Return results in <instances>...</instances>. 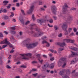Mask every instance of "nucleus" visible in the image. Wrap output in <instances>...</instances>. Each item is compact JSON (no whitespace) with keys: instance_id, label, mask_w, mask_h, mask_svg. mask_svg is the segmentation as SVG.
Wrapping results in <instances>:
<instances>
[{"instance_id":"obj_47","label":"nucleus","mask_w":78,"mask_h":78,"mask_svg":"<svg viewBox=\"0 0 78 78\" xmlns=\"http://www.w3.org/2000/svg\"><path fill=\"white\" fill-rule=\"evenodd\" d=\"M49 22L51 23H53V20H52V19H51L49 21Z\"/></svg>"},{"instance_id":"obj_28","label":"nucleus","mask_w":78,"mask_h":78,"mask_svg":"<svg viewBox=\"0 0 78 78\" xmlns=\"http://www.w3.org/2000/svg\"><path fill=\"white\" fill-rule=\"evenodd\" d=\"M30 23V21H27V22L25 23V25H27L28 24H29Z\"/></svg>"},{"instance_id":"obj_4","label":"nucleus","mask_w":78,"mask_h":78,"mask_svg":"<svg viewBox=\"0 0 78 78\" xmlns=\"http://www.w3.org/2000/svg\"><path fill=\"white\" fill-rule=\"evenodd\" d=\"M21 56H22L23 57L22 59H27L28 60L30 58H31V53H27V54H20Z\"/></svg>"},{"instance_id":"obj_13","label":"nucleus","mask_w":78,"mask_h":78,"mask_svg":"<svg viewBox=\"0 0 78 78\" xmlns=\"http://www.w3.org/2000/svg\"><path fill=\"white\" fill-rule=\"evenodd\" d=\"M41 55L40 54H37V57L38 58V60L39 61V62H40L41 64H42V62H43V60H42L41 59V58L40 57Z\"/></svg>"},{"instance_id":"obj_43","label":"nucleus","mask_w":78,"mask_h":78,"mask_svg":"<svg viewBox=\"0 0 78 78\" xmlns=\"http://www.w3.org/2000/svg\"><path fill=\"white\" fill-rule=\"evenodd\" d=\"M2 12H3V9H1L0 10V13H2Z\"/></svg>"},{"instance_id":"obj_41","label":"nucleus","mask_w":78,"mask_h":78,"mask_svg":"<svg viewBox=\"0 0 78 78\" xmlns=\"http://www.w3.org/2000/svg\"><path fill=\"white\" fill-rule=\"evenodd\" d=\"M66 66V63H65L62 66V67H65V66Z\"/></svg>"},{"instance_id":"obj_35","label":"nucleus","mask_w":78,"mask_h":78,"mask_svg":"<svg viewBox=\"0 0 78 78\" xmlns=\"http://www.w3.org/2000/svg\"><path fill=\"white\" fill-rule=\"evenodd\" d=\"M13 52H14V50L13 49H12L10 51V53H13Z\"/></svg>"},{"instance_id":"obj_57","label":"nucleus","mask_w":78,"mask_h":78,"mask_svg":"<svg viewBox=\"0 0 78 78\" xmlns=\"http://www.w3.org/2000/svg\"><path fill=\"white\" fill-rule=\"evenodd\" d=\"M50 51H51V52H52V53H53L54 51L52 49H51L50 50Z\"/></svg>"},{"instance_id":"obj_51","label":"nucleus","mask_w":78,"mask_h":78,"mask_svg":"<svg viewBox=\"0 0 78 78\" xmlns=\"http://www.w3.org/2000/svg\"><path fill=\"white\" fill-rule=\"evenodd\" d=\"M43 56L44 58H47V56L45 55H43Z\"/></svg>"},{"instance_id":"obj_14","label":"nucleus","mask_w":78,"mask_h":78,"mask_svg":"<svg viewBox=\"0 0 78 78\" xmlns=\"http://www.w3.org/2000/svg\"><path fill=\"white\" fill-rule=\"evenodd\" d=\"M10 29L11 33H12V34H16V32L14 30H16V28L14 27H11Z\"/></svg>"},{"instance_id":"obj_22","label":"nucleus","mask_w":78,"mask_h":78,"mask_svg":"<svg viewBox=\"0 0 78 78\" xmlns=\"http://www.w3.org/2000/svg\"><path fill=\"white\" fill-rule=\"evenodd\" d=\"M3 3H5L4 4V5H7V3H8V1H4L3 2Z\"/></svg>"},{"instance_id":"obj_59","label":"nucleus","mask_w":78,"mask_h":78,"mask_svg":"<svg viewBox=\"0 0 78 78\" xmlns=\"http://www.w3.org/2000/svg\"><path fill=\"white\" fill-rule=\"evenodd\" d=\"M20 35L21 36H22V32H20Z\"/></svg>"},{"instance_id":"obj_8","label":"nucleus","mask_w":78,"mask_h":78,"mask_svg":"<svg viewBox=\"0 0 78 78\" xmlns=\"http://www.w3.org/2000/svg\"><path fill=\"white\" fill-rule=\"evenodd\" d=\"M1 44H6L7 45H9L10 44V43L8 41H7V39L6 38H5V40L2 41L0 42Z\"/></svg>"},{"instance_id":"obj_15","label":"nucleus","mask_w":78,"mask_h":78,"mask_svg":"<svg viewBox=\"0 0 78 78\" xmlns=\"http://www.w3.org/2000/svg\"><path fill=\"white\" fill-rule=\"evenodd\" d=\"M42 43L43 44H47L46 46L47 47H50V44H49V43H48V42L45 40H44L43 41H42Z\"/></svg>"},{"instance_id":"obj_26","label":"nucleus","mask_w":78,"mask_h":78,"mask_svg":"<svg viewBox=\"0 0 78 78\" xmlns=\"http://www.w3.org/2000/svg\"><path fill=\"white\" fill-rule=\"evenodd\" d=\"M11 5L10 4H9V5L7 6H6V8L8 9H9V8H10V7H11Z\"/></svg>"},{"instance_id":"obj_63","label":"nucleus","mask_w":78,"mask_h":78,"mask_svg":"<svg viewBox=\"0 0 78 78\" xmlns=\"http://www.w3.org/2000/svg\"><path fill=\"white\" fill-rule=\"evenodd\" d=\"M16 6H19V3H16Z\"/></svg>"},{"instance_id":"obj_30","label":"nucleus","mask_w":78,"mask_h":78,"mask_svg":"<svg viewBox=\"0 0 78 78\" xmlns=\"http://www.w3.org/2000/svg\"><path fill=\"white\" fill-rule=\"evenodd\" d=\"M39 4L40 5H42L43 4V2H42V1H39Z\"/></svg>"},{"instance_id":"obj_33","label":"nucleus","mask_w":78,"mask_h":78,"mask_svg":"<svg viewBox=\"0 0 78 78\" xmlns=\"http://www.w3.org/2000/svg\"><path fill=\"white\" fill-rule=\"evenodd\" d=\"M21 11L22 14H23V15H25V13L24 12V10L21 9Z\"/></svg>"},{"instance_id":"obj_64","label":"nucleus","mask_w":78,"mask_h":78,"mask_svg":"<svg viewBox=\"0 0 78 78\" xmlns=\"http://www.w3.org/2000/svg\"><path fill=\"white\" fill-rule=\"evenodd\" d=\"M12 9L13 11H15V8L14 7H12Z\"/></svg>"},{"instance_id":"obj_55","label":"nucleus","mask_w":78,"mask_h":78,"mask_svg":"<svg viewBox=\"0 0 78 78\" xmlns=\"http://www.w3.org/2000/svg\"><path fill=\"white\" fill-rule=\"evenodd\" d=\"M54 59V58H51L50 59L51 61H53Z\"/></svg>"},{"instance_id":"obj_16","label":"nucleus","mask_w":78,"mask_h":78,"mask_svg":"<svg viewBox=\"0 0 78 78\" xmlns=\"http://www.w3.org/2000/svg\"><path fill=\"white\" fill-rule=\"evenodd\" d=\"M57 45L60 46V47H63L66 45V44L64 42H63V43H57Z\"/></svg>"},{"instance_id":"obj_54","label":"nucleus","mask_w":78,"mask_h":78,"mask_svg":"<svg viewBox=\"0 0 78 78\" xmlns=\"http://www.w3.org/2000/svg\"><path fill=\"white\" fill-rule=\"evenodd\" d=\"M71 9L72 10H75L76 9L74 8H72Z\"/></svg>"},{"instance_id":"obj_36","label":"nucleus","mask_w":78,"mask_h":78,"mask_svg":"<svg viewBox=\"0 0 78 78\" xmlns=\"http://www.w3.org/2000/svg\"><path fill=\"white\" fill-rule=\"evenodd\" d=\"M62 34H60L58 35V36L59 37H62Z\"/></svg>"},{"instance_id":"obj_18","label":"nucleus","mask_w":78,"mask_h":78,"mask_svg":"<svg viewBox=\"0 0 78 78\" xmlns=\"http://www.w3.org/2000/svg\"><path fill=\"white\" fill-rule=\"evenodd\" d=\"M45 21V20H43V19L37 20V22H38V23H40L44 22Z\"/></svg>"},{"instance_id":"obj_11","label":"nucleus","mask_w":78,"mask_h":78,"mask_svg":"<svg viewBox=\"0 0 78 78\" xmlns=\"http://www.w3.org/2000/svg\"><path fill=\"white\" fill-rule=\"evenodd\" d=\"M72 54L69 55V58H71V57H73V56H78V52H72Z\"/></svg>"},{"instance_id":"obj_46","label":"nucleus","mask_w":78,"mask_h":78,"mask_svg":"<svg viewBox=\"0 0 78 78\" xmlns=\"http://www.w3.org/2000/svg\"><path fill=\"white\" fill-rule=\"evenodd\" d=\"M37 61H33L32 62V64H34V63H37Z\"/></svg>"},{"instance_id":"obj_42","label":"nucleus","mask_w":78,"mask_h":78,"mask_svg":"<svg viewBox=\"0 0 78 78\" xmlns=\"http://www.w3.org/2000/svg\"><path fill=\"white\" fill-rule=\"evenodd\" d=\"M32 75H33V76H36L37 75V73H36L35 74H32Z\"/></svg>"},{"instance_id":"obj_44","label":"nucleus","mask_w":78,"mask_h":78,"mask_svg":"<svg viewBox=\"0 0 78 78\" xmlns=\"http://www.w3.org/2000/svg\"><path fill=\"white\" fill-rule=\"evenodd\" d=\"M32 19L33 20H35V18H34V15H32Z\"/></svg>"},{"instance_id":"obj_39","label":"nucleus","mask_w":78,"mask_h":78,"mask_svg":"<svg viewBox=\"0 0 78 78\" xmlns=\"http://www.w3.org/2000/svg\"><path fill=\"white\" fill-rule=\"evenodd\" d=\"M18 2V0H13V3H16V2Z\"/></svg>"},{"instance_id":"obj_10","label":"nucleus","mask_w":78,"mask_h":78,"mask_svg":"<svg viewBox=\"0 0 78 78\" xmlns=\"http://www.w3.org/2000/svg\"><path fill=\"white\" fill-rule=\"evenodd\" d=\"M33 9H34V5H32L30 6V9L27 11V14H31L33 12Z\"/></svg>"},{"instance_id":"obj_61","label":"nucleus","mask_w":78,"mask_h":78,"mask_svg":"<svg viewBox=\"0 0 78 78\" xmlns=\"http://www.w3.org/2000/svg\"><path fill=\"white\" fill-rule=\"evenodd\" d=\"M12 21L14 22H16V20L15 19H14L12 20Z\"/></svg>"},{"instance_id":"obj_32","label":"nucleus","mask_w":78,"mask_h":78,"mask_svg":"<svg viewBox=\"0 0 78 78\" xmlns=\"http://www.w3.org/2000/svg\"><path fill=\"white\" fill-rule=\"evenodd\" d=\"M21 67H22L23 68H26L27 66L25 65L21 66Z\"/></svg>"},{"instance_id":"obj_31","label":"nucleus","mask_w":78,"mask_h":78,"mask_svg":"<svg viewBox=\"0 0 78 78\" xmlns=\"http://www.w3.org/2000/svg\"><path fill=\"white\" fill-rule=\"evenodd\" d=\"M54 28L55 30H58V28L56 26H54Z\"/></svg>"},{"instance_id":"obj_6","label":"nucleus","mask_w":78,"mask_h":78,"mask_svg":"<svg viewBox=\"0 0 78 78\" xmlns=\"http://www.w3.org/2000/svg\"><path fill=\"white\" fill-rule=\"evenodd\" d=\"M62 28L65 32V35H67L69 33V32H68V31L67 30V24H63V25L62 26Z\"/></svg>"},{"instance_id":"obj_62","label":"nucleus","mask_w":78,"mask_h":78,"mask_svg":"<svg viewBox=\"0 0 78 78\" xmlns=\"http://www.w3.org/2000/svg\"><path fill=\"white\" fill-rule=\"evenodd\" d=\"M41 9L42 10V11H44V10H45V9H44V8H41Z\"/></svg>"},{"instance_id":"obj_19","label":"nucleus","mask_w":78,"mask_h":78,"mask_svg":"<svg viewBox=\"0 0 78 78\" xmlns=\"http://www.w3.org/2000/svg\"><path fill=\"white\" fill-rule=\"evenodd\" d=\"M77 61H78V59L76 58L74 59L71 62V64H75Z\"/></svg>"},{"instance_id":"obj_20","label":"nucleus","mask_w":78,"mask_h":78,"mask_svg":"<svg viewBox=\"0 0 78 78\" xmlns=\"http://www.w3.org/2000/svg\"><path fill=\"white\" fill-rule=\"evenodd\" d=\"M20 20L22 24H24V20L23 19V17H21L20 18Z\"/></svg>"},{"instance_id":"obj_23","label":"nucleus","mask_w":78,"mask_h":78,"mask_svg":"<svg viewBox=\"0 0 78 78\" xmlns=\"http://www.w3.org/2000/svg\"><path fill=\"white\" fill-rule=\"evenodd\" d=\"M64 50V49L63 48H59L58 50V52L59 53H61L60 51H62V50Z\"/></svg>"},{"instance_id":"obj_12","label":"nucleus","mask_w":78,"mask_h":78,"mask_svg":"<svg viewBox=\"0 0 78 78\" xmlns=\"http://www.w3.org/2000/svg\"><path fill=\"white\" fill-rule=\"evenodd\" d=\"M51 10L54 14H56V7L55 6H53L51 8Z\"/></svg>"},{"instance_id":"obj_34","label":"nucleus","mask_w":78,"mask_h":78,"mask_svg":"<svg viewBox=\"0 0 78 78\" xmlns=\"http://www.w3.org/2000/svg\"><path fill=\"white\" fill-rule=\"evenodd\" d=\"M0 37H3V34L1 33H0Z\"/></svg>"},{"instance_id":"obj_29","label":"nucleus","mask_w":78,"mask_h":78,"mask_svg":"<svg viewBox=\"0 0 78 78\" xmlns=\"http://www.w3.org/2000/svg\"><path fill=\"white\" fill-rule=\"evenodd\" d=\"M14 16V13L13 12H11V15L10 16V17L11 18L12 17Z\"/></svg>"},{"instance_id":"obj_56","label":"nucleus","mask_w":78,"mask_h":78,"mask_svg":"<svg viewBox=\"0 0 78 78\" xmlns=\"http://www.w3.org/2000/svg\"><path fill=\"white\" fill-rule=\"evenodd\" d=\"M36 70H37V69H33L32 70V71H36Z\"/></svg>"},{"instance_id":"obj_2","label":"nucleus","mask_w":78,"mask_h":78,"mask_svg":"<svg viewBox=\"0 0 78 78\" xmlns=\"http://www.w3.org/2000/svg\"><path fill=\"white\" fill-rule=\"evenodd\" d=\"M36 30L38 31L37 33H34V32L32 31V33H33V36L34 37H39L42 36L44 34V33L43 32H40V29H36Z\"/></svg>"},{"instance_id":"obj_1","label":"nucleus","mask_w":78,"mask_h":78,"mask_svg":"<svg viewBox=\"0 0 78 78\" xmlns=\"http://www.w3.org/2000/svg\"><path fill=\"white\" fill-rule=\"evenodd\" d=\"M22 44L24 45H25L28 48H34L35 47L37 46V43L27 44V40H25L22 43Z\"/></svg>"},{"instance_id":"obj_45","label":"nucleus","mask_w":78,"mask_h":78,"mask_svg":"<svg viewBox=\"0 0 78 78\" xmlns=\"http://www.w3.org/2000/svg\"><path fill=\"white\" fill-rule=\"evenodd\" d=\"M6 68L7 69H11V67L9 65H7L6 66Z\"/></svg>"},{"instance_id":"obj_49","label":"nucleus","mask_w":78,"mask_h":78,"mask_svg":"<svg viewBox=\"0 0 78 78\" xmlns=\"http://www.w3.org/2000/svg\"><path fill=\"white\" fill-rule=\"evenodd\" d=\"M73 30L74 31V32H76V28H74Z\"/></svg>"},{"instance_id":"obj_5","label":"nucleus","mask_w":78,"mask_h":78,"mask_svg":"<svg viewBox=\"0 0 78 78\" xmlns=\"http://www.w3.org/2000/svg\"><path fill=\"white\" fill-rule=\"evenodd\" d=\"M64 61L66 62V58H62L58 62V66L60 67Z\"/></svg>"},{"instance_id":"obj_27","label":"nucleus","mask_w":78,"mask_h":78,"mask_svg":"<svg viewBox=\"0 0 78 78\" xmlns=\"http://www.w3.org/2000/svg\"><path fill=\"white\" fill-rule=\"evenodd\" d=\"M4 18L5 19L7 20L9 18V16L6 15V16H4Z\"/></svg>"},{"instance_id":"obj_24","label":"nucleus","mask_w":78,"mask_h":78,"mask_svg":"<svg viewBox=\"0 0 78 78\" xmlns=\"http://www.w3.org/2000/svg\"><path fill=\"white\" fill-rule=\"evenodd\" d=\"M34 25V24H31L30 25V30H33V26Z\"/></svg>"},{"instance_id":"obj_25","label":"nucleus","mask_w":78,"mask_h":78,"mask_svg":"<svg viewBox=\"0 0 78 78\" xmlns=\"http://www.w3.org/2000/svg\"><path fill=\"white\" fill-rule=\"evenodd\" d=\"M72 28H69L68 29V32L69 33H70L71 31H72Z\"/></svg>"},{"instance_id":"obj_50","label":"nucleus","mask_w":78,"mask_h":78,"mask_svg":"<svg viewBox=\"0 0 78 78\" xmlns=\"http://www.w3.org/2000/svg\"><path fill=\"white\" fill-rule=\"evenodd\" d=\"M4 33H5V34H8V32L6 31H4Z\"/></svg>"},{"instance_id":"obj_52","label":"nucleus","mask_w":78,"mask_h":78,"mask_svg":"<svg viewBox=\"0 0 78 78\" xmlns=\"http://www.w3.org/2000/svg\"><path fill=\"white\" fill-rule=\"evenodd\" d=\"M53 18L55 20H56V19H57V17L55 16H54Z\"/></svg>"},{"instance_id":"obj_9","label":"nucleus","mask_w":78,"mask_h":78,"mask_svg":"<svg viewBox=\"0 0 78 78\" xmlns=\"http://www.w3.org/2000/svg\"><path fill=\"white\" fill-rule=\"evenodd\" d=\"M64 42H67L68 43V42H70V43H73L74 42L75 40H72L69 39H65L63 40Z\"/></svg>"},{"instance_id":"obj_38","label":"nucleus","mask_w":78,"mask_h":78,"mask_svg":"<svg viewBox=\"0 0 78 78\" xmlns=\"http://www.w3.org/2000/svg\"><path fill=\"white\" fill-rule=\"evenodd\" d=\"M7 47V45H3L2 46V48H5V47Z\"/></svg>"},{"instance_id":"obj_17","label":"nucleus","mask_w":78,"mask_h":78,"mask_svg":"<svg viewBox=\"0 0 78 78\" xmlns=\"http://www.w3.org/2000/svg\"><path fill=\"white\" fill-rule=\"evenodd\" d=\"M69 48L72 49V50H74V51H77L78 50V48L74 47H69Z\"/></svg>"},{"instance_id":"obj_48","label":"nucleus","mask_w":78,"mask_h":78,"mask_svg":"<svg viewBox=\"0 0 78 78\" xmlns=\"http://www.w3.org/2000/svg\"><path fill=\"white\" fill-rule=\"evenodd\" d=\"M78 73H75V74L74 75V76H78Z\"/></svg>"},{"instance_id":"obj_3","label":"nucleus","mask_w":78,"mask_h":78,"mask_svg":"<svg viewBox=\"0 0 78 78\" xmlns=\"http://www.w3.org/2000/svg\"><path fill=\"white\" fill-rule=\"evenodd\" d=\"M54 63H51L50 66L49 65V63H47L46 64H45L44 65V66H42V69L43 71H45V70L46 69V68L47 67H49L50 68V69H53V67H54Z\"/></svg>"},{"instance_id":"obj_21","label":"nucleus","mask_w":78,"mask_h":78,"mask_svg":"<svg viewBox=\"0 0 78 78\" xmlns=\"http://www.w3.org/2000/svg\"><path fill=\"white\" fill-rule=\"evenodd\" d=\"M72 18H73V16L71 15H69L68 16V20H72Z\"/></svg>"},{"instance_id":"obj_37","label":"nucleus","mask_w":78,"mask_h":78,"mask_svg":"<svg viewBox=\"0 0 78 78\" xmlns=\"http://www.w3.org/2000/svg\"><path fill=\"white\" fill-rule=\"evenodd\" d=\"M47 37L46 36H44L42 38V39H46Z\"/></svg>"},{"instance_id":"obj_40","label":"nucleus","mask_w":78,"mask_h":78,"mask_svg":"<svg viewBox=\"0 0 78 78\" xmlns=\"http://www.w3.org/2000/svg\"><path fill=\"white\" fill-rule=\"evenodd\" d=\"M3 12H7V11H6V9H4L3 10Z\"/></svg>"},{"instance_id":"obj_60","label":"nucleus","mask_w":78,"mask_h":78,"mask_svg":"<svg viewBox=\"0 0 78 78\" xmlns=\"http://www.w3.org/2000/svg\"><path fill=\"white\" fill-rule=\"evenodd\" d=\"M8 58L9 59H11V55H10Z\"/></svg>"},{"instance_id":"obj_7","label":"nucleus","mask_w":78,"mask_h":78,"mask_svg":"<svg viewBox=\"0 0 78 78\" xmlns=\"http://www.w3.org/2000/svg\"><path fill=\"white\" fill-rule=\"evenodd\" d=\"M67 8H68V6L67 4H65L64 6L63 7V14H66V12H67Z\"/></svg>"},{"instance_id":"obj_58","label":"nucleus","mask_w":78,"mask_h":78,"mask_svg":"<svg viewBox=\"0 0 78 78\" xmlns=\"http://www.w3.org/2000/svg\"><path fill=\"white\" fill-rule=\"evenodd\" d=\"M20 63V62H17L16 63V64H19Z\"/></svg>"},{"instance_id":"obj_53","label":"nucleus","mask_w":78,"mask_h":78,"mask_svg":"<svg viewBox=\"0 0 78 78\" xmlns=\"http://www.w3.org/2000/svg\"><path fill=\"white\" fill-rule=\"evenodd\" d=\"M5 23L3 22L2 23H1V25H2V26H3L4 25H5Z\"/></svg>"}]
</instances>
